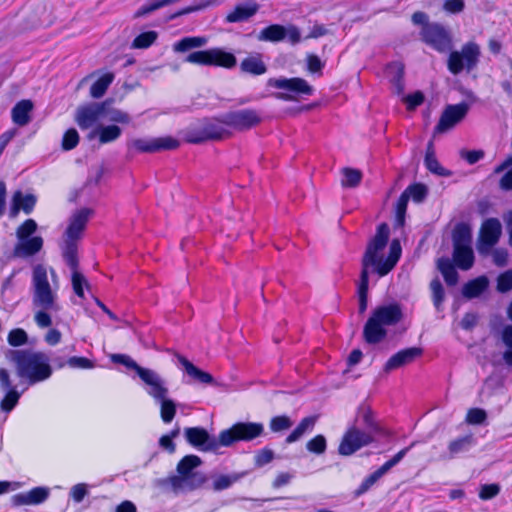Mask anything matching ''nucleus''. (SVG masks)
<instances>
[{"label": "nucleus", "mask_w": 512, "mask_h": 512, "mask_svg": "<svg viewBox=\"0 0 512 512\" xmlns=\"http://www.w3.org/2000/svg\"><path fill=\"white\" fill-rule=\"evenodd\" d=\"M389 226L379 225L376 235L369 242L362 258V271L358 287L359 312H365L368 304L369 269L372 267L379 276L387 275L396 265L401 256V245L398 239L392 240L389 255L384 259V249L389 239Z\"/></svg>", "instance_id": "nucleus-1"}, {"label": "nucleus", "mask_w": 512, "mask_h": 512, "mask_svg": "<svg viewBox=\"0 0 512 512\" xmlns=\"http://www.w3.org/2000/svg\"><path fill=\"white\" fill-rule=\"evenodd\" d=\"M201 464L202 460L197 455H186L177 464L178 475L157 479L156 485L163 490H170L176 494L183 490H196L206 481L202 472L195 471Z\"/></svg>", "instance_id": "nucleus-2"}, {"label": "nucleus", "mask_w": 512, "mask_h": 512, "mask_svg": "<svg viewBox=\"0 0 512 512\" xmlns=\"http://www.w3.org/2000/svg\"><path fill=\"white\" fill-rule=\"evenodd\" d=\"M14 364L20 384L32 386L47 380L52 375L50 359L47 354H9Z\"/></svg>", "instance_id": "nucleus-3"}, {"label": "nucleus", "mask_w": 512, "mask_h": 512, "mask_svg": "<svg viewBox=\"0 0 512 512\" xmlns=\"http://www.w3.org/2000/svg\"><path fill=\"white\" fill-rule=\"evenodd\" d=\"M50 272L53 284L49 282L47 269L43 265L34 267L31 286L32 304L34 308L58 312L60 306L57 301V275L53 269Z\"/></svg>", "instance_id": "nucleus-4"}, {"label": "nucleus", "mask_w": 512, "mask_h": 512, "mask_svg": "<svg viewBox=\"0 0 512 512\" xmlns=\"http://www.w3.org/2000/svg\"><path fill=\"white\" fill-rule=\"evenodd\" d=\"M402 317V309L397 303L375 308L364 326L363 335L366 342L371 344L381 342L386 337V327L396 325Z\"/></svg>", "instance_id": "nucleus-5"}, {"label": "nucleus", "mask_w": 512, "mask_h": 512, "mask_svg": "<svg viewBox=\"0 0 512 512\" xmlns=\"http://www.w3.org/2000/svg\"><path fill=\"white\" fill-rule=\"evenodd\" d=\"M110 356L112 363L122 364L127 369L134 370L143 381L144 390L154 400H162L164 396H168L167 384L156 371L140 366L126 354H110Z\"/></svg>", "instance_id": "nucleus-6"}, {"label": "nucleus", "mask_w": 512, "mask_h": 512, "mask_svg": "<svg viewBox=\"0 0 512 512\" xmlns=\"http://www.w3.org/2000/svg\"><path fill=\"white\" fill-rule=\"evenodd\" d=\"M93 211L88 208L75 212L69 225L63 235V244L61 246L62 256L67 265L75 266V257H77V241L82 237L89 217Z\"/></svg>", "instance_id": "nucleus-7"}, {"label": "nucleus", "mask_w": 512, "mask_h": 512, "mask_svg": "<svg viewBox=\"0 0 512 512\" xmlns=\"http://www.w3.org/2000/svg\"><path fill=\"white\" fill-rule=\"evenodd\" d=\"M264 435V425L258 422H237L220 432V443L230 447L237 442H249Z\"/></svg>", "instance_id": "nucleus-8"}, {"label": "nucleus", "mask_w": 512, "mask_h": 512, "mask_svg": "<svg viewBox=\"0 0 512 512\" xmlns=\"http://www.w3.org/2000/svg\"><path fill=\"white\" fill-rule=\"evenodd\" d=\"M37 229V223L33 219H27L16 231L19 242L14 248L15 257H28L38 253L43 246L40 236L29 238Z\"/></svg>", "instance_id": "nucleus-9"}, {"label": "nucleus", "mask_w": 512, "mask_h": 512, "mask_svg": "<svg viewBox=\"0 0 512 512\" xmlns=\"http://www.w3.org/2000/svg\"><path fill=\"white\" fill-rule=\"evenodd\" d=\"M480 48L474 42L465 44L461 51H452L448 58L449 71L457 75L466 69L468 72L473 70L479 61Z\"/></svg>", "instance_id": "nucleus-10"}, {"label": "nucleus", "mask_w": 512, "mask_h": 512, "mask_svg": "<svg viewBox=\"0 0 512 512\" xmlns=\"http://www.w3.org/2000/svg\"><path fill=\"white\" fill-rule=\"evenodd\" d=\"M185 62L205 66H221L233 68L236 65V57L220 48L200 50L191 52L184 60Z\"/></svg>", "instance_id": "nucleus-11"}, {"label": "nucleus", "mask_w": 512, "mask_h": 512, "mask_svg": "<svg viewBox=\"0 0 512 512\" xmlns=\"http://www.w3.org/2000/svg\"><path fill=\"white\" fill-rule=\"evenodd\" d=\"M267 85L281 90H286L290 93H277L275 97L284 101H295L297 95H311L313 87L302 78H270Z\"/></svg>", "instance_id": "nucleus-12"}, {"label": "nucleus", "mask_w": 512, "mask_h": 512, "mask_svg": "<svg viewBox=\"0 0 512 512\" xmlns=\"http://www.w3.org/2000/svg\"><path fill=\"white\" fill-rule=\"evenodd\" d=\"M374 441V435H370L369 432H365L359 426L352 424L345 431L338 452L342 456H350Z\"/></svg>", "instance_id": "nucleus-13"}, {"label": "nucleus", "mask_w": 512, "mask_h": 512, "mask_svg": "<svg viewBox=\"0 0 512 512\" xmlns=\"http://www.w3.org/2000/svg\"><path fill=\"white\" fill-rule=\"evenodd\" d=\"M502 235V225L497 218L486 219L480 228L477 239V250L480 255L487 256L499 242Z\"/></svg>", "instance_id": "nucleus-14"}, {"label": "nucleus", "mask_w": 512, "mask_h": 512, "mask_svg": "<svg viewBox=\"0 0 512 512\" xmlns=\"http://www.w3.org/2000/svg\"><path fill=\"white\" fill-rule=\"evenodd\" d=\"M184 437L191 446L202 452H217L223 447L220 443V434L215 437L200 426L185 428Z\"/></svg>", "instance_id": "nucleus-15"}, {"label": "nucleus", "mask_w": 512, "mask_h": 512, "mask_svg": "<svg viewBox=\"0 0 512 512\" xmlns=\"http://www.w3.org/2000/svg\"><path fill=\"white\" fill-rule=\"evenodd\" d=\"M220 123L236 130H249L261 123L262 117L259 111L254 109H242L231 111L222 116Z\"/></svg>", "instance_id": "nucleus-16"}, {"label": "nucleus", "mask_w": 512, "mask_h": 512, "mask_svg": "<svg viewBox=\"0 0 512 512\" xmlns=\"http://www.w3.org/2000/svg\"><path fill=\"white\" fill-rule=\"evenodd\" d=\"M292 45H296L301 41L300 30L295 25L283 26L280 24H272L261 30L257 36L259 41L280 42L285 39Z\"/></svg>", "instance_id": "nucleus-17"}, {"label": "nucleus", "mask_w": 512, "mask_h": 512, "mask_svg": "<svg viewBox=\"0 0 512 512\" xmlns=\"http://www.w3.org/2000/svg\"><path fill=\"white\" fill-rule=\"evenodd\" d=\"M11 379L10 372L6 368H0V389L5 393L0 401V408L5 413H10L18 404L19 399L27 387L21 391L17 389Z\"/></svg>", "instance_id": "nucleus-18"}, {"label": "nucleus", "mask_w": 512, "mask_h": 512, "mask_svg": "<svg viewBox=\"0 0 512 512\" xmlns=\"http://www.w3.org/2000/svg\"><path fill=\"white\" fill-rule=\"evenodd\" d=\"M421 36L425 43L439 52H446L451 47V37L441 24H426L422 27Z\"/></svg>", "instance_id": "nucleus-19"}, {"label": "nucleus", "mask_w": 512, "mask_h": 512, "mask_svg": "<svg viewBox=\"0 0 512 512\" xmlns=\"http://www.w3.org/2000/svg\"><path fill=\"white\" fill-rule=\"evenodd\" d=\"M469 108V104L465 102L456 105H448L443 111L440 120L435 127L434 134L444 133L454 127L465 118Z\"/></svg>", "instance_id": "nucleus-20"}, {"label": "nucleus", "mask_w": 512, "mask_h": 512, "mask_svg": "<svg viewBox=\"0 0 512 512\" xmlns=\"http://www.w3.org/2000/svg\"><path fill=\"white\" fill-rule=\"evenodd\" d=\"M131 145L139 152L154 153L162 150H174L178 148L179 141L171 136H166L153 139H134Z\"/></svg>", "instance_id": "nucleus-21"}, {"label": "nucleus", "mask_w": 512, "mask_h": 512, "mask_svg": "<svg viewBox=\"0 0 512 512\" xmlns=\"http://www.w3.org/2000/svg\"><path fill=\"white\" fill-rule=\"evenodd\" d=\"M106 104L91 103L79 107L76 112V121L81 129H88L98 120L104 118Z\"/></svg>", "instance_id": "nucleus-22"}, {"label": "nucleus", "mask_w": 512, "mask_h": 512, "mask_svg": "<svg viewBox=\"0 0 512 512\" xmlns=\"http://www.w3.org/2000/svg\"><path fill=\"white\" fill-rule=\"evenodd\" d=\"M354 424L365 432H369L370 435H374V437L381 433V427L375 418L374 412L367 404H361L358 407Z\"/></svg>", "instance_id": "nucleus-23"}, {"label": "nucleus", "mask_w": 512, "mask_h": 512, "mask_svg": "<svg viewBox=\"0 0 512 512\" xmlns=\"http://www.w3.org/2000/svg\"><path fill=\"white\" fill-rule=\"evenodd\" d=\"M49 497V489L46 487H35L28 492L17 493L12 496L14 506L39 505Z\"/></svg>", "instance_id": "nucleus-24"}, {"label": "nucleus", "mask_w": 512, "mask_h": 512, "mask_svg": "<svg viewBox=\"0 0 512 512\" xmlns=\"http://www.w3.org/2000/svg\"><path fill=\"white\" fill-rule=\"evenodd\" d=\"M175 355L177 356V360H178L179 364L182 366L185 373L189 377H191L194 381L201 383V384H206V385H211L214 383V378L210 373L205 372V371L199 369L198 367H196L193 363H191L188 359H186L182 354H175Z\"/></svg>", "instance_id": "nucleus-25"}, {"label": "nucleus", "mask_w": 512, "mask_h": 512, "mask_svg": "<svg viewBox=\"0 0 512 512\" xmlns=\"http://www.w3.org/2000/svg\"><path fill=\"white\" fill-rule=\"evenodd\" d=\"M493 370L491 374L485 379L480 394L487 392L488 396H491L496 390L504 386L505 380L508 377L506 371L499 369L496 365H491Z\"/></svg>", "instance_id": "nucleus-26"}, {"label": "nucleus", "mask_w": 512, "mask_h": 512, "mask_svg": "<svg viewBox=\"0 0 512 512\" xmlns=\"http://www.w3.org/2000/svg\"><path fill=\"white\" fill-rule=\"evenodd\" d=\"M35 203L36 198L33 195H23L21 191L15 192L12 198L10 217L15 218L20 210H23L26 214H30Z\"/></svg>", "instance_id": "nucleus-27"}, {"label": "nucleus", "mask_w": 512, "mask_h": 512, "mask_svg": "<svg viewBox=\"0 0 512 512\" xmlns=\"http://www.w3.org/2000/svg\"><path fill=\"white\" fill-rule=\"evenodd\" d=\"M259 9V5L255 2H247L240 4L229 13L226 17V21L230 23L243 22L251 18Z\"/></svg>", "instance_id": "nucleus-28"}, {"label": "nucleus", "mask_w": 512, "mask_h": 512, "mask_svg": "<svg viewBox=\"0 0 512 512\" xmlns=\"http://www.w3.org/2000/svg\"><path fill=\"white\" fill-rule=\"evenodd\" d=\"M476 445V439L472 433L458 437L448 444L449 458H454L461 453L468 452Z\"/></svg>", "instance_id": "nucleus-29"}, {"label": "nucleus", "mask_w": 512, "mask_h": 512, "mask_svg": "<svg viewBox=\"0 0 512 512\" xmlns=\"http://www.w3.org/2000/svg\"><path fill=\"white\" fill-rule=\"evenodd\" d=\"M478 363L483 367L490 363L496 365L499 369L506 371L509 375L512 369V354H489L484 355L483 358H478Z\"/></svg>", "instance_id": "nucleus-30"}, {"label": "nucleus", "mask_w": 512, "mask_h": 512, "mask_svg": "<svg viewBox=\"0 0 512 512\" xmlns=\"http://www.w3.org/2000/svg\"><path fill=\"white\" fill-rule=\"evenodd\" d=\"M453 259L462 270H468L473 266L474 253L471 246H453Z\"/></svg>", "instance_id": "nucleus-31"}, {"label": "nucleus", "mask_w": 512, "mask_h": 512, "mask_svg": "<svg viewBox=\"0 0 512 512\" xmlns=\"http://www.w3.org/2000/svg\"><path fill=\"white\" fill-rule=\"evenodd\" d=\"M240 69L244 73L253 75H262L267 71V67L259 54L245 58L240 64Z\"/></svg>", "instance_id": "nucleus-32"}, {"label": "nucleus", "mask_w": 512, "mask_h": 512, "mask_svg": "<svg viewBox=\"0 0 512 512\" xmlns=\"http://www.w3.org/2000/svg\"><path fill=\"white\" fill-rule=\"evenodd\" d=\"M33 108L30 100H22L12 109V119L19 126L27 125L30 122L29 113Z\"/></svg>", "instance_id": "nucleus-33"}, {"label": "nucleus", "mask_w": 512, "mask_h": 512, "mask_svg": "<svg viewBox=\"0 0 512 512\" xmlns=\"http://www.w3.org/2000/svg\"><path fill=\"white\" fill-rule=\"evenodd\" d=\"M316 423V417L307 416L304 417L296 428L286 437L285 442L287 444L298 441L306 432L311 431Z\"/></svg>", "instance_id": "nucleus-34"}, {"label": "nucleus", "mask_w": 512, "mask_h": 512, "mask_svg": "<svg viewBox=\"0 0 512 512\" xmlns=\"http://www.w3.org/2000/svg\"><path fill=\"white\" fill-rule=\"evenodd\" d=\"M122 130L116 125L101 126L97 130L92 131L89 134V138L92 139L95 135H99V141L102 144L113 142L120 137Z\"/></svg>", "instance_id": "nucleus-35"}, {"label": "nucleus", "mask_w": 512, "mask_h": 512, "mask_svg": "<svg viewBox=\"0 0 512 512\" xmlns=\"http://www.w3.org/2000/svg\"><path fill=\"white\" fill-rule=\"evenodd\" d=\"M72 271L71 281L72 287L75 294L81 298L84 297V287L88 290L90 289V285L88 284L85 276L78 271V258L75 257V266L68 265Z\"/></svg>", "instance_id": "nucleus-36"}, {"label": "nucleus", "mask_w": 512, "mask_h": 512, "mask_svg": "<svg viewBox=\"0 0 512 512\" xmlns=\"http://www.w3.org/2000/svg\"><path fill=\"white\" fill-rule=\"evenodd\" d=\"M207 42V38L201 36L185 37L173 45V50L178 53H183L191 49L204 47Z\"/></svg>", "instance_id": "nucleus-37"}, {"label": "nucleus", "mask_w": 512, "mask_h": 512, "mask_svg": "<svg viewBox=\"0 0 512 512\" xmlns=\"http://www.w3.org/2000/svg\"><path fill=\"white\" fill-rule=\"evenodd\" d=\"M386 73L395 89V92L397 94H401L404 90L402 82L404 74L403 65L400 63H392L387 67Z\"/></svg>", "instance_id": "nucleus-38"}, {"label": "nucleus", "mask_w": 512, "mask_h": 512, "mask_svg": "<svg viewBox=\"0 0 512 512\" xmlns=\"http://www.w3.org/2000/svg\"><path fill=\"white\" fill-rule=\"evenodd\" d=\"M471 229L468 225L460 223L453 231V246H471Z\"/></svg>", "instance_id": "nucleus-39"}, {"label": "nucleus", "mask_w": 512, "mask_h": 512, "mask_svg": "<svg viewBox=\"0 0 512 512\" xmlns=\"http://www.w3.org/2000/svg\"><path fill=\"white\" fill-rule=\"evenodd\" d=\"M114 80V74L109 72L102 75L90 88L91 97L101 98Z\"/></svg>", "instance_id": "nucleus-40"}, {"label": "nucleus", "mask_w": 512, "mask_h": 512, "mask_svg": "<svg viewBox=\"0 0 512 512\" xmlns=\"http://www.w3.org/2000/svg\"><path fill=\"white\" fill-rule=\"evenodd\" d=\"M201 126L204 129L205 137L209 140H220L229 134L217 121H207Z\"/></svg>", "instance_id": "nucleus-41"}, {"label": "nucleus", "mask_w": 512, "mask_h": 512, "mask_svg": "<svg viewBox=\"0 0 512 512\" xmlns=\"http://www.w3.org/2000/svg\"><path fill=\"white\" fill-rule=\"evenodd\" d=\"M488 286L486 277H479L468 282L463 288V295L467 298L479 296Z\"/></svg>", "instance_id": "nucleus-42"}, {"label": "nucleus", "mask_w": 512, "mask_h": 512, "mask_svg": "<svg viewBox=\"0 0 512 512\" xmlns=\"http://www.w3.org/2000/svg\"><path fill=\"white\" fill-rule=\"evenodd\" d=\"M438 268L448 285L453 286L457 283L458 273L448 258L440 259L438 261Z\"/></svg>", "instance_id": "nucleus-43"}, {"label": "nucleus", "mask_w": 512, "mask_h": 512, "mask_svg": "<svg viewBox=\"0 0 512 512\" xmlns=\"http://www.w3.org/2000/svg\"><path fill=\"white\" fill-rule=\"evenodd\" d=\"M425 165L427 169L434 174L440 176L448 175L447 171L439 164L438 160L436 159L432 142H429L427 147Z\"/></svg>", "instance_id": "nucleus-44"}, {"label": "nucleus", "mask_w": 512, "mask_h": 512, "mask_svg": "<svg viewBox=\"0 0 512 512\" xmlns=\"http://www.w3.org/2000/svg\"><path fill=\"white\" fill-rule=\"evenodd\" d=\"M418 354H393L386 362L384 370L390 372L414 361Z\"/></svg>", "instance_id": "nucleus-45"}, {"label": "nucleus", "mask_w": 512, "mask_h": 512, "mask_svg": "<svg viewBox=\"0 0 512 512\" xmlns=\"http://www.w3.org/2000/svg\"><path fill=\"white\" fill-rule=\"evenodd\" d=\"M244 473L222 474L216 477L213 481V489L215 491H222L231 487L234 483L238 482Z\"/></svg>", "instance_id": "nucleus-46"}, {"label": "nucleus", "mask_w": 512, "mask_h": 512, "mask_svg": "<svg viewBox=\"0 0 512 512\" xmlns=\"http://www.w3.org/2000/svg\"><path fill=\"white\" fill-rule=\"evenodd\" d=\"M103 104H106V109L104 112V118L107 121L110 122H117L122 124H128L131 121L130 116L121 110L114 109L110 107V101L106 100L102 102Z\"/></svg>", "instance_id": "nucleus-47"}, {"label": "nucleus", "mask_w": 512, "mask_h": 512, "mask_svg": "<svg viewBox=\"0 0 512 512\" xmlns=\"http://www.w3.org/2000/svg\"><path fill=\"white\" fill-rule=\"evenodd\" d=\"M418 442L413 441L409 446L401 449L397 452L391 459L386 461L381 467L378 468L379 473L384 476L390 469L396 466L406 455L407 453L416 446Z\"/></svg>", "instance_id": "nucleus-48"}, {"label": "nucleus", "mask_w": 512, "mask_h": 512, "mask_svg": "<svg viewBox=\"0 0 512 512\" xmlns=\"http://www.w3.org/2000/svg\"><path fill=\"white\" fill-rule=\"evenodd\" d=\"M161 406V419L164 423H170L176 414V404L173 400L164 396L162 400H155Z\"/></svg>", "instance_id": "nucleus-49"}, {"label": "nucleus", "mask_w": 512, "mask_h": 512, "mask_svg": "<svg viewBox=\"0 0 512 512\" xmlns=\"http://www.w3.org/2000/svg\"><path fill=\"white\" fill-rule=\"evenodd\" d=\"M343 179L341 184L343 187L354 188L357 187L362 179V173L358 169L343 168L342 169Z\"/></svg>", "instance_id": "nucleus-50"}, {"label": "nucleus", "mask_w": 512, "mask_h": 512, "mask_svg": "<svg viewBox=\"0 0 512 512\" xmlns=\"http://www.w3.org/2000/svg\"><path fill=\"white\" fill-rule=\"evenodd\" d=\"M180 0H152L149 3L143 5L141 8H139L134 17L139 18L142 16H145L149 13L154 12L157 9H160L164 6L179 2Z\"/></svg>", "instance_id": "nucleus-51"}, {"label": "nucleus", "mask_w": 512, "mask_h": 512, "mask_svg": "<svg viewBox=\"0 0 512 512\" xmlns=\"http://www.w3.org/2000/svg\"><path fill=\"white\" fill-rule=\"evenodd\" d=\"M293 421L287 415H278L270 419L269 428L273 433H280L292 427Z\"/></svg>", "instance_id": "nucleus-52"}, {"label": "nucleus", "mask_w": 512, "mask_h": 512, "mask_svg": "<svg viewBox=\"0 0 512 512\" xmlns=\"http://www.w3.org/2000/svg\"><path fill=\"white\" fill-rule=\"evenodd\" d=\"M408 193L403 192L397 202L396 208V225L402 227L405 223V214L409 201Z\"/></svg>", "instance_id": "nucleus-53"}, {"label": "nucleus", "mask_w": 512, "mask_h": 512, "mask_svg": "<svg viewBox=\"0 0 512 512\" xmlns=\"http://www.w3.org/2000/svg\"><path fill=\"white\" fill-rule=\"evenodd\" d=\"M487 419V413L482 408H471L466 414V422L470 425L484 424Z\"/></svg>", "instance_id": "nucleus-54"}, {"label": "nucleus", "mask_w": 512, "mask_h": 512, "mask_svg": "<svg viewBox=\"0 0 512 512\" xmlns=\"http://www.w3.org/2000/svg\"><path fill=\"white\" fill-rule=\"evenodd\" d=\"M430 289L432 291V299L434 306L437 310H440V306L444 301V289L439 279H434L430 283Z\"/></svg>", "instance_id": "nucleus-55"}, {"label": "nucleus", "mask_w": 512, "mask_h": 512, "mask_svg": "<svg viewBox=\"0 0 512 512\" xmlns=\"http://www.w3.org/2000/svg\"><path fill=\"white\" fill-rule=\"evenodd\" d=\"M306 448L309 452L323 454L327 448L326 438L323 435H317L307 442Z\"/></svg>", "instance_id": "nucleus-56"}, {"label": "nucleus", "mask_w": 512, "mask_h": 512, "mask_svg": "<svg viewBox=\"0 0 512 512\" xmlns=\"http://www.w3.org/2000/svg\"><path fill=\"white\" fill-rule=\"evenodd\" d=\"M157 38V33L154 31L144 32L138 35L132 44L133 48H147L149 47Z\"/></svg>", "instance_id": "nucleus-57"}, {"label": "nucleus", "mask_w": 512, "mask_h": 512, "mask_svg": "<svg viewBox=\"0 0 512 512\" xmlns=\"http://www.w3.org/2000/svg\"><path fill=\"white\" fill-rule=\"evenodd\" d=\"M185 140L192 144H200L209 139L205 137L204 129L202 128V126H198L189 128L186 131Z\"/></svg>", "instance_id": "nucleus-58"}, {"label": "nucleus", "mask_w": 512, "mask_h": 512, "mask_svg": "<svg viewBox=\"0 0 512 512\" xmlns=\"http://www.w3.org/2000/svg\"><path fill=\"white\" fill-rule=\"evenodd\" d=\"M404 192L408 193L409 198L419 203L426 198L428 190L423 184H414L410 185Z\"/></svg>", "instance_id": "nucleus-59"}, {"label": "nucleus", "mask_w": 512, "mask_h": 512, "mask_svg": "<svg viewBox=\"0 0 512 512\" xmlns=\"http://www.w3.org/2000/svg\"><path fill=\"white\" fill-rule=\"evenodd\" d=\"M381 477L382 474L379 473L378 469L371 473L370 475H368L366 478H364V480L357 488L356 495L360 496L366 493Z\"/></svg>", "instance_id": "nucleus-60"}, {"label": "nucleus", "mask_w": 512, "mask_h": 512, "mask_svg": "<svg viewBox=\"0 0 512 512\" xmlns=\"http://www.w3.org/2000/svg\"><path fill=\"white\" fill-rule=\"evenodd\" d=\"M79 142V135L76 129H69L63 136L62 148L63 150H72Z\"/></svg>", "instance_id": "nucleus-61"}, {"label": "nucleus", "mask_w": 512, "mask_h": 512, "mask_svg": "<svg viewBox=\"0 0 512 512\" xmlns=\"http://www.w3.org/2000/svg\"><path fill=\"white\" fill-rule=\"evenodd\" d=\"M28 340L27 333L20 328L13 329L8 335V342L11 346L17 347L25 344Z\"/></svg>", "instance_id": "nucleus-62"}, {"label": "nucleus", "mask_w": 512, "mask_h": 512, "mask_svg": "<svg viewBox=\"0 0 512 512\" xmlns=\"http://www.w3.org/2000/svg\"><path fill=\"white\" fill-rule=\"evenodd\" d=\"M500 493V485L497 483L484 484L479 491V498L482 500H490Z\"/></svg>", "instance_id": "nucleus-63"}, {"label": "nucleus", "mask_w": 512, "mask_h": 512, "mask_svg": "<svg viewBox=\"0 0 512 512\" xmlns=\"http://www.w3.org/2000/svg\"><path fill=\"white\" fill-rule=\"evenodd\" d=\"M497 289L503 293L512 289V270H508L498 277Z\"/></svg>", "instance_id": "nucleus-64"}]
</instances>
